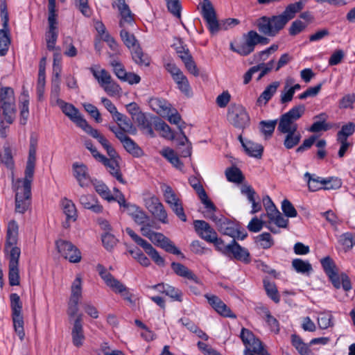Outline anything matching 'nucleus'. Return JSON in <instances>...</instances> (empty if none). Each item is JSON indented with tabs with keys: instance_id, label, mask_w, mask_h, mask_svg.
Segmentation results:
<instances>
[{
	"instance_id": "9",
	"label": "nucleus",
	"mask_w": 355,
	"mask_h": 355,
	"mask_svg": "<svg viewBox=\"0 0 355 355\" xmlns=\"http://www.w3.org/2000/svg\"><path fill=\"white\" fill-rule=\"evenodd\" d=\"M240 337L245 346V355H269L262 343L250 330L243 328Z\"/></svg>"
},
{
	"instance_id": "44",
	"label": "nucleus",
	"mask_w": 355,
	"mask_h": 355,
	"mask_svg": "<svg viewBox=\"0 0 355 355\" xmlns=\"http://www.w3.org/2000/svg\"><path fill=\"white\" fill-rule=\"evenodd\" d=\"M122 144L125 150L134 157H138L142 155V150L130 137Z\"/></svg>"
},
{
	"instance_id": "11",
	"label": "nucleus",
	"mask_w": 355,
	"mask_h": 355,
	"mask_svg": "<svg viewBox=\"0 0 355 355\" xmlns=\"http://www.w3.org/2000/svg\"><path fill=\"white\" fill-rule=\"evenodd\" d=\"M146 209L160 222L166 224L168 223L166 211L155 196H149L144 199Z\"/></svg>"
},
{
	"instance_id": "4",
	"label": "nucleus",
	"mask_w": 355,
	"mask_h": 355,
	"mask_svg": "<svg viewBox=\"0 0 355 355\" xmlns=\"http://www.w3.org/2000/svg\"><path fill=\"white\" fill-rule=\"evenodd\" d=\"M112 7L118 9L121 17L119 22V25L122 28L120 33L121 40L128 49H132L138 46L137 44V41L135 35L128 31L126 26H132L134 25V15L132 13L125 0L114 1L112 3Z\"/></svg>"
},
{
	"instance_id": "17",
	"label": "nucleus",
	"mask_w": 355,
	"mask_h": 355,
	"mask_svg": "<svg viewBox=\"0 0 355 355\" xmlns=\"http://www.w3.org/2000/svg\"><path fill=\"white\" fill-rule=\"evenodd\" d=\"M149 239L155 245L163 248L169 253L176 255L182 254L180 250L174 243L162 233L153 232Z\"/></svg>"
},
{
	"instance_id": "24",
	"label": "nucleus",
	"mask_w": 355,
	"mask_h": 355,
	"mask_svg": "<svg viewBox=\"0 0 355 355\" xmlns=\"http://www.w3.org/2000/svg\"><path fill=\"white\" fill-rule=\"evenodd\" d=\"M194 227L199 236L209 243L217 236L216 231L205 220H195Z\"/></svg>"
},
{
	"instance_id": "57",
	"label": "nucleus",
	"mask_w": 355,
	"mask_h": 355,
	"mask_svg": "<svg viewBox=\"0 0 355 355\" xmlns=\"http://www.w3.org/2000/svg\"><path fill=\"white\" fill-rule=\"evenodd\" d=\"M173 80L178 85V89L185 94L186 95H189L190 93V85L188 81L187 78L184 75V73L179 74L178 76L175 78Z\"/></svg>"
},
{
	"instance_id": "7",
	"label": "nucleus",
	"mask_w": 355,
	"mask_h": 355,
	"mask_svg": "<svg viewBox=\"0 0 355 355\" xmlns=\"http://www.w3.org/2000/svg\"><path fill=\"white\" fill-rule=\"evenodd\" d=\"M96 270L107 286L110 287L116 293L120 294L125 300L130 304H134L132 300V294L130 293L129 289L123 284L114 278L103 266L98 264Z\"/></svg>"
},
{
	"instance_id": "1",
	"label": "nucleus",
	"mask_w": 355,
	"mask_h": 355,
	"mask_svg": "<svg viewBox=\"0 0 355 355\" xmlns=\"http://www.w3.org/2000/svg\"><path fill=\"white\" fill-rule=\"evenodd\" d=\"M37 139L31 137L28 157L25 169V176L22 181V187H18L15 195V211L24 214L31 203V183L33 178L35 162Z\"/></svg>"
},
{
	"instance_id": "48",
	"label": "nucleus",
	"mask_w": 355,
	"mask_h": 355,
	"mask_svg": "<svg viewBox=\"0 0 355 355\" xmlns=\"http://www.w3.org/2000/svg\"><path fill=\"white\" fill-rule=\"evenodd\" d=\"M263 286L268 296L275 303H278L280 300V297L275 284L265 279H263Z\"/></svg>"
},
{
	"instance_id": "45",
	"label": "nucleus",
	"mask_w": 355,
	"mask_h": 355,
	"mask_svg": "<svg viewBox=\"0 0 355 355\" xmlns=\"http://www.w3.org/2000/svg\"><path fill=\"white\" fill-rule=\"evenodd\" d=\"M161 153L175 168L181 169L183 167V164L180 162L179 157L173 150L167 148L164 149Z\"/></svg>"
},
{
	"instance_id": "25",
	"label": "nucleus",
	"mask_w": 355,
	"mask_h": 355,
	"mask_svg": "<svg viewBox=\"0 0 355 355\" xmlns=\"http://www.w3.org/2000/svg\"><path fill=\"white\" fill-rule=\"evenodd\" d=\"M89 135H91L93 138H95L98 140V141L102 145L104 149L106 150L109 159L111 158H119L120 156L118 155L115 149L111 145L110 141L96 129H94L92 128L89 129V131L87 132Z\"/></svg>"
},
{
	"instance_id": "53",
	"label": "nucleus",
	"mask_w": 355,
	"mask_h": 355,
	"mask_svg": "<svg viewBox=\"0 0 355 355\" xmlns=\"http://www.w3.org/2000/svg\"><path fill=\"white\" fill-rule=\"evenodd\" d=\"M128 252L136 259L141 266L148 267L150 264L149 259L139 248L129 249Z\"/></svg>"
},
{
	"instance_id": "38",
	"label": "nucleus",
	"mask_w": 355,
	"mask_h": 355,
	"mask_svg": "<svg viewBox=\"0 0 355 355\" xmlns=\"http://www.w3.org/2000/svg\"><path fill=\"white\" fill-rule=\"evenodd\" d=\"M292 344L300 355H314L310 349V345L304 343L300 337L292 335Z\"/></svg>"
},
{
	"instance_id": "2",
	"label": "nucleus",
	"mask_w": 355,
	"mask_h": 355,
	"mask_svg": "<svg viewBox=\"0 0 355 355\" xmlns=\"http://www.w3.org/2000/svg\"><path fill=\"white\" fill-rule=\"evenodd\" d=\"M305 110L304 105H298L282 114L279 119L277 130L284 135L283 144L287 150L293 148L300 142L302 134L296 121L304 115Z\"/></svg>"
},
{
	"instance_id": "32",
	"label": "nucleus",
	"mask_w": 355,
	"mask_h": 355,
	"mask_svg": "<svg viewBox=\"0 0 355 355\" xmlns=\"http://www.w3.org/2000/svg\"><path fill=\"white\" fill-rule=\"evenodd\" d=\"M61 204L66 218L68 220L76 221L78 214L75 204L67 198L62 199Z\"/></svg>"
},
{
	"instance_id": "10",
	"label": "nucleus",
	"mask_w": 355,
	"mask_h": 355,
	"mask_svg": "<svg viewBox=\"0 0 355 355\" xmlns=\"http://www.w3.org/2000/svg\"><path fill=\"white\" fill-rule=\"evenodd\" d=\"M228 121L237 128L244 129L250 125V117L244 107L231 105L227 112Z\"/></svg>"
},
{
	"instance_id": "34",
	"label": "nucleus",
	"mask_w": 355,
	"mask_h": 355,
	"mask_svg": "<svg viewBox=\"0 0 355 355\" xmlns=\"http://www.w3.org/2000/svg\"><path fill=\"white\" fill-rule=\"evenodd\" d=\"M135 120L137 123L139 128L146 134L151 137L155 136L151 121L146 117L144 113H139Z\"/></svg>"
},
{
	"instance_id": "64",
	"label": "nucleus",
	"mask_w": 355,
	"mask_h": 355,
	"mask_svg": "<svg viewBox=\"0 0 355 355\" xmlns=\"http://www.w3.org/2000/svg\"><path fill=\"white\" fill-rule=\"evenodd\" d=\"M257 242L263 249L270 248L273 245V241L269 233L264 232L257 237Z\"/></svg>"
},
{
	"instance_id": "51",
	"label": "nucleus",
	"mask_w": 355,
	"mask_h": 355,
	"mask_svg": "<svg viewBox=\"0 0 355 355\" xmlns=\"http://www.w3.org/2000/svg\"><path fill=\"white\" fill-rule=\"evenodd\" d=\"M143 248L158 266H163L164 265V259L159 255V252L151 244L147 243Z\"/></svg>"
},
{
	"instance_id": "55",
	"label": "nucleus",
	"mask_w": 355,
	"mask_h": 355,
	"mask_svg": "<svg viewBox=\"0 0 355 355\" xmlns=\"http://www.w3.org/2000/svg\"><path fill=\"white\" fill-rule=\"evenodd\" d=\"M96 191L104 199L110 202L114 199L109 188L103 182H97L94 183Z\"/></svg>"
},
{
	"instance_id": "27",
	"label": "nucleus",
	"mask_w": 355,
	"mask_h": 355,
	"mask_svg": "<svg viewBox=\"0 0 355 355\" xmlns=\"http://www.w3.org/2000/svg\"><path fill=\"white\" fill-rule=\"evenodd\" d=\"M230 254H232L234 259L245 263L250 262V256L248 250L241 247L235 240H233L231 243L230 255Z\"/></svg>"
},
{
	"instance_id": "15",
	"label": "nucleus",
	"mask_w": 355,
	"mask_h": 355,
	"mask_svg": "<svg viewBox=\"0 0 355 355\" xmlns=\"http://www.w3.org/2000/svg\"><path fill=\"white\" fill-rule=\"evenodd\" d=\"M60 107L66 116L87 133L89 131V129L92 128L87 123V121L83 119L78 110L72 104L64 102Z\"/></svg>"
},
{
	"instance_id": "30",
	"label": "nucleus",
	"mask_w": 355,
	"mask_h": 355,
	"mask_svg": "<svg viewBox=\"0 0 355 355\" xmlns=\"http://www.w3.org/2000/svg\"><path fill=\"white\" fill-rule=\"evenodd\" d=\"M329 277L336 288H340L342 286L345 291H348L352 288L350 280L346 274L342 273L340 275H338L336 272L332 275L329 276Z\"/></svg>"
},
{
	"instance_id": "6",
	"label": "nucleus",
	"mask_w": 355,
	"mask_h": 355,
	"mask_svg": "<svg viewBox=\"0 0 355 355\" xmlns=\"http://www.w3.org/2000/svg\"><path fill=\"white\" fill-rule=\"evenodd\" d=\"M96 270L107 286L110 287L116 293L120 294L125 300L130 304H134L132 300V294L130 293L129 289L123 284L114 278L103 266L98 264Z\"/></svg>"
},
{
	"instance_id": "19",
	"label": "nucleus",
	"mask_w": 355,
	"mask_h": 355,
	"mask_svg": "<svg viewBox=\"0 0 355 355\" xmlns=\"http://www.w3.org/2000/svg\"><path fill=\"white\" fill-rule=\"evenodd\" d=\"M189 182L192 188L196 192L200 202L204 205L205 209H209L210 211H213L215 209L214 204L208 198V196L201 184L199 179L196 177H191L189 179Z\"/></svg>"
},
{
	"instance_id": "21",
	"label": "nucleus",
	"mask_w": 355,
	"mask_h": 355,
	"mask_svg": "<svg viewBox=\"0 0 355 355\" xmlns=\"http://www.w3.org/2000/svg\"><path fill=\"white\" fill-rule=\"evenodd\" d=\"M73 174L81 187H87L92 180L87 166L83 163L75 162L72 165Z\"/></svg>"
},
{
	"instance_id": "41",
	"label": "nucleus",
	"mask_w": 355,
	"mask_h": 355,
	"mask_svg": "<svg viewBox=\"0 0 355 355\" xmlns=\"http://www.w3.org/2000/svg\"><path fill=\"white\" fill-rule=\"evenodd\" d=\"M279 86V83L277 81L273 82L272 83L268 85L259 97L258 102L261 103L262 101H263L264 104H266L268 101L272 98V96L275 94Z\"/></svg>"
},
{
	"instance_id": "52",
	"label": "nucleus",
	"mask_w": 355,
	"mask_h": 355,
	"mask_svg": "<svg viewBox=\"0 0 355 355\" xmlns=\"http://www.w3.org/2000/svg\"><path fill=\"white\" fill-rule=\"evenodd\" d=\"M49 30H57L56 15H55V0H49Z\"/></svg>"
},
{
	"instance_id": "18",
	"label": "nucleus",
	"mask_w": 355,
	"mask_h": 355,
	"mask_svg": "<svg viewBox=\"0 0 355 355\" xmlns=\"http://www.w3.org/2000/svg\"><path fill=\"white\" fill-rule=\"evenodd\" d=\"M83 314H78L77 317L73 320L71 329V338L73 345L76 347H80L83 345L85 336L83 326Z\"/></svg>"
},
{
	"instance_id": "14",
	"label": "nucleus",
	"mask_w": 355,
	"mask_h": 355,
	"mask_svg": "<svg viewBox=\"0 0 355 355\" xmlns=\"http://www.w3.org/2000/svg\"><path fill=\"white\" fill-rule=\"evenodd\" d=\"M55 244L58 252L71 263L80 261L81 253L72 243L64 240H59L56 241Z\"/></svg>"
},
{
	"instance_id": "31",
	"label": "nucleus",
	"mask_w": 355,
	"mask_h": 355,
	"mask_svg": "<svg viewBox=\"0 0 355 355\" xmlns=\"http://www.w3.org/2000/svg\"><path fill=\"white\" fill-rule=\"evenodd\" d=\"M171 268L174 272L178 276L182 277L189 280H192L196 283L198 282L197 276L183 264L177 262H173L171 263Z\"/></svg>"
},
{
	"instance_id": "26",
	"label": "nucleus",
	"mask_w": 355,
	"mask_h": 355,
	"mask_svg": "<svg viewBox=\"0 0 355 355\" xmlns=\"http://www.w3.org/2000/svg\"><path fill=\"white\" fill-rule=\"evenodd\" d=\"M148 104L153 111L161 116L168 115L171 105L165 99L159 97H152L148 100Z\"/></svg>"
},
{
	"instance_id": "43",
	"label": "nucleus",
	"mask_w": 355,
	"mask_h": 355,
	"mask_svg": "<svg viewBox=\"0 0 355 355\" xmlns=\"http://www.w3.org/2000/svg\"><path fill=\"white\" fill-rule=\"evenodd\" d=\"M292 266L299 273H310L313 270L311 264L308 261H304L301 259H293Z\"/></svg>"
},
{
	"instance_id": "3",
	"label": "nucleus",
	"mask_w": 355,
	"mask_h": 355,
	"mask_svg": "<svg viewBox=\"0 0 355 355\" xmlns=\"http://www.w3.org/2000/svg\"><path fill=\"white\" fill-rule=\"evenodd\" d=\"M16 105L14 90L10 87L0 86V135L6 137V129L15 119Z\"/></svg>"
},
{
	"instance_id": "63",
	"label": "nucleus",
	"mask_w": 355,
	"mask_h": 355,
	"mask_svg": "<svg viewBox=\"0 0 355 355\" xmlns=\"http://www.w3.org/2000/svg\"><path fill=\"white\" fill-rule=\"evenodd\" d=\"M168 11L174 16L180 18L181 16V5L180 0H166Z\"/></svg>"
},
{
	"instance_id": "46",
	"label": "nucleus",
	"mask_w": 355,
	"mask_h": 355,
	"mask_svg": "<svg viewBox=\"0 0 355 355\" xmlns=\"http://www.w3.org/2000/svg\"><path fill=\"white\" fill-rule=\"evenodd\" d=\"M82 296L81 277L78 275L71 285V294L69 300L79 302Z\"/></svg>"
},
{
	"instance_id": "42",
	"label": "nucleus",
	"mask_w": 355,
	"mask_h": 355,
	"mask_svg": "<svg viewBox=\"0 0 355 355\" xmlns=\"http://www.w3.org/2000/svg\"><path fill=\"white\" fill-rule=\"evenodd\" d=\"M304 178L307 180L308 187L311 191H316L321 189H324L322 179L319 177H313V175L306 172L304 174Z\"/></svg>"
},
{
	"instance_id": "28",
	"label": "nucleus",
	"mask_w": 355,
	"mask_h": 355,
	"mask_svg": "<svg viewBox=\"0 0 355 355\" xmlns=\"http://www.w3.org/2000/svg\"><path fill=\"white\" fill-rule=\"evenodd\" d=\"M307 0H300L294 3H291L286 6L284 11L281 14L286 24L293 19L296 13L301 11L306 3Z\"/></svg>"
},
{
	"instance_id": "60",
	"label": "nucleus",
	"mask_w": 355,
	"mask_h": 355,
	"mask_svg": "<svg viewBox=\"0 0 355 355\" xmlns=\"http://www.w3.org/2000/svg\"><path fill=\"white\" fill-rule=\"evenodd\" d=\"M332 315L330 313H321L318 318V324L320 329H327L334 326Z\"/></svg>"
},
{
	"instance_id": "5",
	"label": "nucleus",
	"mask_w": 355,
	"mask_h": 355,
	"mask_svg": "<svg viewBox=\"0 0 355 355\" xmlns=\"http://www.w3.org/2000/svg\"><path fill=\"white\" fill-rule=\"evenodd\" d=\"M286 25V22L281 14L272 17L263 16L257 21L259 31L268 37L276 36Z\"/></svg>"
},
{
	"instance_id": "37",
	"label": "nucleus",
	"mask_w": 355,
	"mask_h": 355,
	"mask_svg": "<svg viewBox=\"0 0 355 355\" xmlns=\"http://www.w3.org/2000/svg\"><path fill=\"white\" fill-rule=\"evenodd\" d=\"M217 208L216 206L214 210L213 211H210L209 209H206L205 216L213 220L218 227L219 232L223 234V229L227 228L228 225H230V223L228 222L225 218H218V217L215 216V212Z\"/></svg>"
},
{
	"instance_id": "12",
	"label": "nucleus",
	"mask_w": 355,
	"mask_h": 355,
	"mask_svg": "<svg viewBox=\"0 0 355 355\" xmlns=\"http://www.w3.org/2000/svg\"><path fill=\"white\" fill-rule=\"evenodd\" d=\"M201 10L202 15L207 24L209 31L211 34H216L220 31V24L211 2L209 0H203L201 3Z\"/></svg>"
},
{
	"instance_id": "23",
	"label": "nucleus",
	"mask_w": 355,
	"mask_h": 355,
	"mask_svg": "<svg viewBox=\"0 0 355 355\" xmlns=\"http://www.w3.org/2000/svg\"><path fill=\"white\" fill-rule=\"evenodd\" d=\"M120 159V157L108 159L105 156H103L99 162L106 167L107 171L111 175L115 178L119 182L125 184L126 182L123 178L119 163V160Z\"/></svg>"
},
{
	"instance_id": "22",
	"label": "nucleus",
	"mask_w": 355,
	"mask_h": 355,
	"mask_svg": "<svg viewBox=\"0 0 355 355\" xmlns=\"http://www.w3.org/2000/svg\"><path fill=\"white\" fill-rule=\"evenodd\" d=\"M209 304L220 315L224 317L235 318L236 315L232 313L230 309L216 295L206 294Z\"/></svg>"
},
{
	"instance_id": "33",
	"label": "nucleus",
	"mask_w": 355,
	"mask_h": 355,
	"mask_svg": "<svg viewBox=\"0 0 355 355\" xmlns=\"http://www.w3.org/2000/svg\"><path fill=\"white\" fill-rule=\"evenodd\" d=\"M100 67L98 65L90 67L89 70L92 73L94 78L98 80L100 85L104 86L106 83H110V81L112 80V77L110 74L105 69H101Z\"/></svg>"
},
{
	"instance_id": "20",
	"label": "nucleus",
	"mask_w": 355,
	"mask_h": 355,
	"mask_svg": "<svg viewBox=\"0 0 355 355\" xmlns=\"http://www.w3.org/2000/svg\"><path fill=\"white\" fill-rule=\"evenodd\" d=\"M19 227L15 220L9 222L7 228L6 243L5 245V252L11 256L12 250L19 248L16 246L18 240Z\"/></svg>"
},
{
	"instance_id": "49",
	"label": "nucleus",
	"mask_w": 355,
	"mask_h": 355,
	"mask_svg": "<svg viewBox=\"0 0 355 355\" xmlns=\"http://www.w3.org/2000/svg\"><path fill=\"white\" fill-rule=\"evenodd\" d=\"M326 114H320V115L316 116L315 118H318L321 121L314 122L309 128V131L311 132H318L320 131H326L330 128V125L325 123L326 120Z\"/></svg>"
},
{
	"instance_id": "40",
	"label": "nucleus",
	"mask_w": 355,
	"mask_h": 355,
	"mask_svg": "<svg viewBox=\"0 0 355 355\" xmlns=\"http://www.w3.org/2000/svg\"><path fill=\"white\" fill-rule=\"evenodd\" d=\"M277 120L261 121L259 123V129L266 139L270 138L275 131Z\"/></svg>"
},
{
	"instance_id": "29",
	"label": "nucleus",
	"mask_w": 355,
	"mask_h": 355,
	"mask_svg": "<svg viewBox=\"0 0 355 355\" xmlns=\"http://www.w3.org/2000/svg\"><path fill=\"white\" fill-rule=\"evenodd\" d=\"M79 202L84 208L90 209L94 213L98 214L103 211V207L92 195H82L79 198Z\"/></svg>"
},
{
	"instance_id": "62",
	"label": "nucleus",
	"mask_w": 355,
	"mask_h": 355,
	"mask_svg": "<svg viewBox=\"0 0 355 355\" xmlns=\"http://www.w3.org/2000/svg\"><path fill=\"white\" fill-rule=\"evenodd\" d=\"M282 209L286 216L288 218H294L297 215V210L292 205V203L287 199H285L282 201Z\"/></svg>"
},
{
	"instance_id": "39",
	"label": "nucleus",
	"mask_w": 355,
	"mask_h": 355,
	"mask_svg": "<svg viewBox=\"0 0 355 355\" xmlns=\"http://www.w3.org/2000/svg\"><path fill=\"white\" fill-rule=\"evenodd\" d=\"M113 119L118 123L119 128L125 130L128 133L135 132V128L126 116L119 112L117 113L116 116Z\"/></svg>"
},
{
	"instance_id": "58",
	"label": "nucleus",
	"mask_w": 355,
	"mask_h": 355,
	"mask_svg": "<svg viewBox=\"0 0 355 355\" xmlns=\"http://www.w3.org/2000/svg\"><path fill=\"white\" fill-rule=\"evenodd\" d=\"M324 189L335 190L341 187L342 180L336 177H330L322 179Z\"/></svg>"
},
{
	"instance_id": "50",
	"label": "nucleus",
	"mask_w": 355,
	"mask_h": 355,
	"mask_svg": "<svg viewBox=\"0 0 355 355\" xmlns=\"http://www.w3.org/2000/svg\"><path fill=\"white\" fill-rule=\"evenodd\" d=\"M225 175L228 181L235 183H240L243 180L241 170L236 167H231L225 171Z\"/></svg>"
},
{
	"instance_id": "8",
	"label": "nucleus",
	"mask_w": 355,
	"mask_h": 355,
	"mask_svg": "<svg viewBox=\"0 0 355 355\" xmlns=\"http://www.w3.org/2000/svg\"><path fill=\"white\" fill-rule=\"evenodd\" d=\"M10 299L14 328L19 339L22 340L25 336L24 319L21 314L22 302L17 293H12Z\"/></svg>"
},
{
	"instance_id": "36",
	"label": "nucleus",
	"mask_w": 355,
	"mask_h": 355,
	"mask_svg": "<svg viewBox=\"0 0 355 355\" xmlns=\"http://www.w3.org/2000/svg\"><path fill=\"white\" fill-rule=\"evenodd\" d=\"M132 58L134 62L141 67H147L150 64V59L144 54L141 47L137 46L131 49Z\"/></svg>"
},
{
	"instance_id": "13",
	"label": "nucleus",
	"mask_w": 355,
	"mask_h": 355,
	"mask_svg": "<svg viewBox=\"0 0 355 355\" xmlns=\"http://www.w3.org/2000/svg\"><path fill=\"white\" fill-rule=\"evenodd\" d=\"M163 192L166 202L170 206L176 216L182 221L185 222L187 220V216L184 214L180 199L176 196L170 186H165Z\"/></svg>"
},
{
	"instance_id": "16",
	"label": "nucleus",
	"mask_w": 355,
	"mask_h": 355,
	"mask_svg": "<svg viewBox=\"0 0 355 355\" xmlns=\"http://www.w3.org/2000/svg\"><path fill=\"white\" fill-rule=\"evenodd\" d=\"M20 254V248H14L12 250L11 256H9L8 279L11 286L19 284V259Z\"/></svg>"
},
{
	"instance_id": "56",
	"label": "nucleus",
	"mask_w": 355,
	"mask_h": 355,
	"mask_svg": "<svg viewBox=\"0 0 355 355\" xmlns=\"http://www.w3.org/2000/svg\"><path fill=\"white\" fill-rule=\"evenodd\" d=\"M180 132L182 137L179 139L178 145L184 147V148L180 151V154L182 157H187L191 155V143L189 141L185 133L181 129Z\"/></svg>"
},
{
	"instance_id": "59",
	"label": "nucleus",
	"mask_w": 355,
	"mask_h": 355,
	"mask_svg": "<svg viewBox=\"0 0 355 355\" xmlns=\"http://www.w3.org/2000/svg\"><path fill=\"white\" fill-rule=\"evenodd\" d=\"M155 128L156 130L159 131L161 135L163 137L167 138V139H173V135L171 131V128L168 124H166L165 122L159 120L155 123Z\"/></svg>"
},
{
	"instance_id": "35",
	"label": "nucleus",
	"mask_w": 355,
	"mask_h": 355,
	"mask_svg": "<svg viewBox=\"0 0 355 355\" xmlns=\"http://www.w3.org/2000/svg\"><path fill=\"white\" fill-rule=\"evenodd\" d=\"M243 148L248 155L256 158H260L263 150V148L261 144L250 140L245 141V144H243Z\"/></svg>"
},
{
	"instance_id": "61",
	"label": "nucleus",
	"mask_w": 355,
	"mask_h": 355,
	"mask_svg": "<svg viewBox=\"0 0 355 355\" xmlns=\"http://www.w3.org/2000/svg\"><path fill=\"white\" fill-rule=\"evenodd\" d=\"M8 28H3L0 30V55H4L8 49L10 40L7 32Z\"/></svg>"
},
{
	"instance_id": "47",
	"label": "nucleus",
	"mask_w": 355,
	"mask_h": 355,
	"mask_svg": "<svg viewBox=\"0 0 355 355\" xmlns=\"http://www.w3.org/2000/svg\"><path fill=\"white\" fill-rule=\"evenodd\" d=\"M270 221L274 222V223L278 227L282 228H286L288 224V219L286 218L279 211L278 209L273 212H270L269 214L267 215Z\"/></svg>"
},
{
	"instance_id": "54",
	"label": "nucleus",
	"mask_w": 355,
	"mask_h": 355,
	"mask_svg": "<svg viewBox=\"0 0 355 355\" xmlns=\"http://www.w3.org/2000/svg\"><path fill=\"white\" fill-rule=\"evenodd\" d=\"M355 131V124L353 122H349L348 123L342 126L341 130L338 132L337 140L347 141V137L353 135Z\"/></svg>"
}]
</instances>
